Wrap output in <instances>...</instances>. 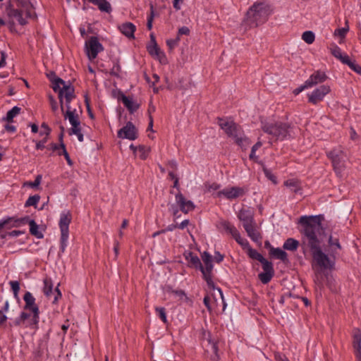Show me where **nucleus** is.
I'll return each instance as SVG.
<instances>
[{
    "instance_id": "55",
    "label": "nucleus",
    "mask_w": 361,
    "mask_h": 361,
    "mask_svg": "<svg viewBox=\"0 0 361 361\" xmlns=\"http://www.w3.org/2000/svg\"><path fill=\"white\" fill-rule=\"evenodd\" d=\"M340 60L343 64H345L349 66V64H350L353 61H352L348 55L346 54H343L341 57L338 59Z\"/></svg>"
},
{
    "instance_id": "37",
    "label": "nucleus",
    "mask_w": 361,
    "mask_h": 361,
    "mask_svg": "<svg viewBox=\"0 0 361 361\" xmlns=\"http://www.w3.org/2000/svg\"><path fill=\"white\" fill-rule=\"evenodd\" d=\"M69 233H61L60 252L63 253L68 245Z\"/></svg>"
},
{
    "instance_id": "61",
    "label": "nucleus",
    "mask_w": 361,
    "mask_h": 361,
    "mask_svg": "<svg viewBox=\"0 0 361 361\" xmlns=\"http://www.w3.org/2000/svg\"><path fill=\"white\" fill-rule=\"evenodd\" d=\"M71 128L69 129V135H72L73 133L75 132V130H78L79 129H81L80 128V122L71 124Z\"/></svg>"
},
{
    "instance_id": "10",
    "label": "nucleus",
    "mask_w": 361,
    "mask_h": 361,
    "mask_svg": "<svg viewBox=\"0 0 361 361\" xmlns=\"http://www.w3.org/2000/svg\"><path fill=\"white\" fill-rule=\"evenodd\" d=\"M23 300L25 302L24 308L28 310L33 313L32 317L29 324L26 326L35 327L39 322V310L38 306L35 304V298L33 297L31 293L26 292L23 296Z\"/></svg>"
},
{
    "instance_id": "39",
    "label": "nucleus",
    "mask_w": 361,
    "mask_h": 361,
    "mask_svg": "<svg viewBox=\"0 0 361 361\" xmlns=\"http://www.w3.org/2000/svg\"><path fill=\"white\" fill-rule=\"evenodd\" d=\"M155 311H156L157 315L159 316V317L161 319V321L164 324H166L168 322V321H167L165 308L162 307H157L155 308Z\"/></svg>"
},
{
    "instance_id": "63",
    "label": "nucleus",
    "mask_w": 361,
    "mask_h": 361,
    "mask_svg": "<svg viewBox=\"0 0 361 361\" xmlns=\"http://www.w3.org/2000/svg\"><path fill=\"white\" fill-rule=\"evenodd\" d=\"M176 228H178V224H172L169 225L166 228L162 229L161 232H169V231H173Z\"/></svg>"
},
{
    "instance_id": "53",
    "label": "nucleus",
    "mask_w": 361,
    "mask_h": 361,
    "mask_svg": "<svg viewBox=\"0 0 361 361\" xmlns=\"http://www.w3.org/2000/svg\"><path fill=\"white\" fill-rule=\"evenodd\" d=\"M138 151L140 153V159H145L147 157V154H148V150L145 149V147L142 145H140L138 147Z\"/></svg>"
},
{
    "instance_id": "52",
    "label": "nucleus",
    "mask_w": 361,
    "mask_h": 361,
    "mask_svg": "<svg viewBox=\"0 0 361 361\" xmlns=\"http://www.w3.org/2000/svg\"><path fill=\"white\" fill-rule=\"evenodd\" d=\"M349 68L361 75V66L356 63L355 61H353L350 64H349Z\"/></svg>"
},
{
    "instance_id": "29",
    "label": "nucleus",
    "mask_w": 361,
    "mask_h": 361,
    "mask_svg": "<svg viewBox=\"0 0 361 361\" xmlns=\"http://www.w3.org/2000/svg\"><path fill=\"white\" fill-rule=\"evenodd\" d=\"M27 224L30 226V233L31 235L35 236L38 239H42L44 238L43 233L39 231V226L33 219H30L28 217V220Z\"/></svg>"
},
{
    "instance_id": "19",
    "label": "nucleus",
    "mask_w": 361,
    "mask_h": 361,
    "mask_svg": "<svg viewBox=\"0 0 361 361\" xmlns=\"http://www.w3.org/2000/svg\"><path fill=\"white\" fill-rule=\"evenodd\" d=\"M71 222V214L69 212H62L60 215L59 228L61 233H69V224Z\"/></svg>"
},
{
    "instance_id": "34",
    "label": "nucleus",
    "mask_w": 361,
    "mask_h": 361,
    "mask_svg": "<svg viewBox=\"0 0 361 361\" xmlns=\"http://www.w3.org/2000/svg\"><path fill=\"white\" fill-rule=\"evenodd\" d=\"M39 200H40V196L39 195H35L32 196H30L25 203V207H28L33 206V207H36Z\"/></svg>"
},
{
    "instance_id": "15",
    "label": "nucleus",
    "mask_w": 361,
    "mask_h": 361,
    "mask_svg": "<svg viewBox=\"0 0 361 361\" xmlns=\"http://www.w3.org/2000/svg\"><path fill=\"white\" fill-rule=\"evenodd\" d=\"M245 193V190L240 187H231L230 188H225L217 192L216 196L218 197L224 196L228 200H233L240 196H243Z\"/></svg>"
},
{
    "instance_id": "1",
    "label": "nucleus",
    "mask_w": 361,
    "mask_h": 361,
    "mask_svg": "<svg viewBox=\"0 0 361 361\" xmlns=\"http://www.w3.org/2000/svg\"><path fill=\"white\" fill-rule=\"evenodd\" d=\"M323 219L322 215L300 217L298 224L300 226L301 247L304 254L308 250L310 252L313 269L317 267L322 270H331L335 267L337 250H341V245L338 238L330 235L328 240L331 247L330 254L328 255L323 252L319 239L324 231L322 224Z\"/></svg>"
},
{
    "instance_id": "38",
    "label": "nucleus",
    "mask_w": 361,
    "mask_h": 361,
    "mask_svg": "<svg viewBox=\"0 0 361 361\" xmlns=\"http://www.w3.org/2000/svg\"><path fill=\"white\" fill-rule=\"evenodd\" d=\"M61 152H58V155L61 156V154H63L64 156V157H65L68 164L69 166H72L73 165V161L71 159L70 156H69L68 152L66 151V146H65L63 142H61Z\"/></svg>"
},
{
    "instance_id": "36",
    "label": "nucleus",
    "mask_w": 361,
    "mask_h": 361,
    "mask_svg": "<svg viewBox=\"0 0 361 361\" xmlns=\"http://www.w3.org/2000/svg\"><path fill=\"white\" fill-rule=\"evenodd\" d=\"M208 343L210 345L212 352L214 354L212 359L214 360H219V355H218V346L216 342L213 341L210 338L207 339Z\"/></svg>"
},
{
    "instance_id": "23",
    "label": "nucleus",
    "mask_w": 361,
    "mask_h": 361,
    "mask_svg": "<svg viewBox=\"0 0 361 361\" xmlns=\"http://www.w3.org/2000/svg\"><path fill=\"white\" fill-rule=\"evenodd\" d=\"M121 101L123 105L127 108L130 114L135 113L140 107V104L130 97H127L125 94L121 95Z\"/></svg>"
},
{
    "instance_id": "4",
    "label": "nucleus",
    "mask_w": 361,
    "mask_h": 361,
    "mask_svg": "<svg viewBox=\"0 0 361 361\" xmlns=\"http://www.w3.org/2000/svg\"><path fill=\"white\" fill-rule=\"evenodd\" d=\"M52 89L54 92H59V99L61 104V109L62 111L66 108L71 106V102L75 97V89L73 86L69 82H66L60 78H55L52 80Z\"/></svg>"
},
{
    "instance_id": "18",
    "label": "nucleus",
    "mask_w": 361,
    "mask_h": 361,
    "mask_svg": "<svg viewBox=\"0 0 361 361\" xmlns=\"http://www.w3.org/2000/svg\"><path fill=\"white\" fill-rule=\"evenodd\" d=\"M353 345L357 361H361V331L359 329L353 331Z\"/></svg>"
},
{
    "instance_id": "5",
    "label": "nucleus",
    "mask_w": 361,
    "mask_h": 361,
    "mask_svg": "<svg viewBox=\"0 0 361 361\" xmlns=\"http://www.w3.org/2000/svg\"><path fill=\"white\" fill-rule=\"evenodd\" d=\"M245 248H247V255L250 258L256 259L262 264L263 272L258 274V278L263 284H267L271 281L274 276L273 264L265 259L262 255L258 252L256 250L252 248L250 245L248 247H245Z\"/></svg>"
},
{
    "instance_id": "12",
    "label": "nucleus",
    "mask_w": 361,
    "mask_h": 361,
    "mask_svg": "<svg viewBox=\"0 0 361 361\" xmlns=\"http://www.w3.org/2000/svg\"><path fill=\"white\" fill-rule=\"evenodd\" d=\"M331 92L329 85H322L315 88L311 93L307 94L308 102L317 105L324 99L325 96Z\"/></svg>"
},
{
    "instance_id": "32",
    "label": "nucleus",
    "mask_w": 361,
    "mask_h": 361,
    "mask_svg": "<svg viewBox=\"0 0 361 361\" xmlns=\"http://www.w3.org/2000/svg\"><path fill=\"white\" fill-rule=\"evenodd\" d=\"M284 185L289 188L291 192L297 193L300 190V184L297 180L295 179H289L284 182Z\"/></svg>"
},
{
    "instance_id": "3",
    "label": "nucleus",
    "mask_w": 361,
    "mask_h": 361,
    "mask_svg": "<svg viewBox=\"0 0 361 361\" xmlns=\"http://www.w3.org/2000/svg\"><path fill=\"white\" fill-rule=\"evenodd\" d=\"M218 124L224 130L226 134L232 138L240 147H246L250 144L248 139L245 136L243 129L233 121L219 118Z\"/></svg>"
},
{
    "instance_id": "21",
    "label": "nucleus",
    "mask_w": 361,
    "mask_h": 361,
    "mask_svg": "<svg viewBox=\"0 0 361 361\" xmlns=\"http://www.w3.org/2000/svg\"><path fill=\"white\" fill-rule=\"evenodd\" d=\"M238 217L243 222V227L253 224V216L249 209H242L239 211Z\"/></svg>"
},
{
    "instance_id": "57",
    "label": "nucleus",
    "mask_w": 361,
    "mask_h": 361,
    "mask_svg": "<svg viewBox=\"0 0 361 361\" xmlns=\"http://www.w3.org/2000/svg\"><path fill=\"white\" fill-rule=\"evenodd\" d=\"M47 149H50L53 152H57V153L59 152H61V144L60 145H57L56 143H51L48 147H47Z\"/></svg>"
},
{
    "instance_id": "9",
    "label": "nucleus",
    "mask_w": 361,
    "mask_h": 361,
    "mask_svg": "<svg viewBox=\"0 0 361 361\" xmlns=\"http://www.w3.org/2000/svg\"><path fill=\"white\" fill-rule=\"evenodd\" d=\"M217 228L221 231H225L231 235L235 241L243 247H248L249 242L240 236V234L234 225L226 220H221L216 224Z\"/></svg>"
},
{
    "instance_id": "31",
    "label": "nucleus",
    "mask_w": 361,
    "mask_h": 361,
    "mask_svg": "<svg viewBox=\"0 0 361 361\" xmlns=\"http://www.w3.org/2000/svg\"><path fill=\"white\" fill-rule=\"evenodd\" d=\"M188 262L196 269L202 268V263L200 258L192 252H189L185 257Z\"/></svg>"
},
{
    "instance_id": "59",
    "label": "nucleus",
    "mask_w": 361,
    "mask_h": 361,
    "mask_svg": "<svg viewBox=\"0 0 361 361\" xmlns=\"http://www.w3.org/2000/svg\"><path fill=\"white\" fill-rule=\"evenodd\" d=\"M49 102L51 110L55 112L58 110V104L56 101L54 99V98L52 96L49 97Z\"/></svg>"
},
{
    "instance_id": "42",
    "label": "nucleus",
    "mask_w": 361,
    "mask_h": 361,
    "mask_svg": "<svg viewBox=\"0 0 361 361\" xmlns=\"http://www.w3.org/2000/svg\"><path fill=\"white\" fill-rule=\"evenodd\" d=\"M348 23V22H346ZM349 30V27L348 24H346V26L341 28H338L335 30L334 35H338L341 37V38H344Z\"/></svg>"
},
{
    "instance_id": "30",
    "label": "nucleus",
    "mask_w": 361,
    "mask_h": 361,
    "mask_svg": "<svg viewBox=\"0 0 361 361\" xmlns=\"http://www.w3.org/2000/svg\"><path fill=\"white\" fill-rule=\"evenodd\" d=\"M301 243L294 238H289L283 243V247L284 250L289 251H295Z\"/></svg>"
},
{
    "instance_id": "14",
    "label": "nucleus",
    "mask_w": 361,
    "mask_h": 361,
    "mask_svg": "<svg viewBox=\"0 0 361 361\" xmlns=\"http://www.w3.org/2000/svg\"><path fill=\"white\" fill-rule=\"evenodd\" d=\"M44 287H43V293L44 294L49 298H51V295H54V300L53 303L57 302L58 299L61 297V293L59 290V288L56 287L53 290V282L51 278L46 277L44 281Z\"/></svg>"
},
{
    "instance_id": "43",
    "label": "nucleus",
    "mask_w": 361,
    "mask_h": 361,
    "mask_svg": "<svg viewBox=\"0 0 361 361\" xmlns=\"http://www.w3.org/2000/svg\"><path fill=\"white\" fill-rule=\"evenodd\" d=\"M154 17V8H153V6L151 5L150 14L147 16V27L149 30H150L152 28V23H153Z\"/></svg>"
},
{
    "instance_id": "11",
    "label": "nucleus",
    "mask_w": 361,
    "mask_h": 361,
    "mask_svg": "<svg viewBox=\"0 0 361 361\" xmlns=\"http://www.w3.org/2000/svg\"><path fill=\"white\" fill-rule=\"evenodd\" d=\"M86 54L90 60L97 58L98 54L104 50L102 44L99 42L97 37H91L85 42Z\"/></svg>"
},
{
    "instance_id": "20",
    "label": "nucleus",
    "mask_w": 361,
    "mask_h": 361,
    "mask_svg": "<svg viewBox=\"0 0 361 361\" xmlns=\"http://www.w3.org/2000/svg\"><path fill=\"white\" fill-rule=\"evenodd\" d=\"M204 266H205V267H204L202 265V268H200V270L201 271V272L203 275V278L206 281L208 286L210 288H214V283L212 280V272L213 270V264L212 263V264H205Z\"/></svg>"
},
{
    "instance_id": "6",
    "label": "nucleus",
    "mask_w": 361,
    "mask_h": 361,
    "mask_svg": "<svg viewBox=\"0 0 361 361\" xmlns=\"http://www.w3.org/2000/svg\"><path fill=\"white\" fill-rule=\"evenodd\" d=\"M262 130L279 140H283L290 136V125L288 123L277 121L275 123H262Z\"/></svg>"
},
{
    "instance_id": "60",
    "label": "nucleus",
    "mask_w": 361,
    "mask_h": 361,
    "mask_svg": "<svg viewBox=\"0 0 361 361\" xmlns=\"http://www.w3.org/2000/svg\"><path fill=\"white\" fill-rule=\"evenodd\" d=\"M190 29L186 26H183L178 29V35H189Z\"/></svg>"
},
{
    "instance_id": "16",
    "label": "nucleus",
    "mask_w": 361,
    "mask_h": 361,
    "mask_svg": "<svg viewBox=\"0 0 361 361\" xmlns=\"http://www.w3.org/2000/svg\"><path fill=\"white\" fill-rule=\"evenodd\" d=\"M328 77L324 71H314L306 80V84L310 87L321 84L327 80Z\"/></svg>"
},
{
    "instance_id": "48",
    "label": "nucleus",
    "mask_w": 361,
    "mask_h": 361,
    "mask_svg": "<svg viewBox=\"0 0 361 361\" xmlns=\"http://www.w3.org/2000/svg\"><path fill=\"white\" fill-rule=\"evenodd\" d=\"M9 284L11 286V290L13 292V294L15 296H17L18 294V292L20 290V284L19 282L17 281H11L9 282Z\"/></svg>"
},
{
    "instance_id": "8",
    "label": "nucleus",
    "mask_w": 361,
    "mask_h": 361,
    "mask_svg": "<svg viewBox=\"0 0 361 361\" xmlns=\"http://www.w3.org/2000/svg\"><path fill=\"white\" fill-rule=\"evenodd\" d=\"M331 160L335 172L341 174L345 168L346 154L342 147L338 146L326 152Z\"/></svg>"
},
{
    "instance_id": "44",
    "label": "nucleus",
    "mask_w": 361,
    "mask_h": 361,
    "mask_svg": "<svg viewBox=\"0 0 361 361\" xmlns=\"http://www.w3.org/2000/svg\"><path fill=\"white\" fill-rule=\"evenodd\" d=\"M41 180H42V176L41 175H37L35 178V180L32 182H26L24 185H27L30 188H37L40 183H41Z\"/></svg>"
},
{
    "instance_id": "62",
    "label": "nucleus",
    "mask_w": 361,
    "mask_h": 361,
    "mask_svg": "<svg viewBox=\"0 0 361 361\" xmlns=\"http://www.w3.org/2000/svg\"><path fill=\"white\" fill-rule=\"evenodd\" d=\"M214 254V260L216 261V262L220 263L224 260V256L221 255L219 252L215 251Z\"/></svg>"
},
{
    "instance_id": "49",
    "label": "nucleus",
    "mask_w": 361,
    "mask_h": 361,
    "mask_svg": "<svg viewBox=\"0 0 361 361\" xmlns=\"http://www.w3.org/2000/svg\"><path fill=\"white\" fill-rule=\"evenodd\" d=\"M168 292L177 296L180 299H183L184 297H186L185 292L182 290H173L171 288H169Z\"/></svg>"
},
{
    "instance_id": "47",
    "label": "nucleus",
    "mask_w": 361,
    "mask_h": 361,
    "mask_svg": "<svg viewBox=\"0 0 361 361\" xmlns=\"http://www.w3.org/2000/svg\"><path fill=\"white\" fill-rule=\"evenodd\" d=\"M153 57L159 60L161 63L165 64L167 63V58L166 56V54L161 50L157 52V54H155Z\"/></svg>"
},
{
    "instance_id": "28",
    "label": "nucleus",
    "mask_w": 361,
    "mask_h": 361,
    "mask_svg": "<svg viewBox=\"0 0 361 361\" xmlns=\"http://www.w3.org/2000/svg\"><path fill=\"white\" fill-rule=\"evenodd\" d=\"M90 3L98 6L102 12L110 13L112 11L111 4L106 0H88Z\"/></svg>"
},
{
    "instance_id": "7",
    "label": "nucleus",
    "mask_w": 361,
    "mask_h": 361,
    "mask_svg": "<svg viewBox=\"0 0 361 361\" xmlns=\"http://www.w3.org/2000/svg\"><path fill=\"white\" fill-rule=\"evenodd\" d=\"M195 208V204L191 200H187L181 192H177L175 194V203L169 204V211L173 216L174 219L180 216V211L184 214H188L193 211Z\"/></svg>"
},
{
    "instance_id": "41",
    "label": "nucleus",
    "mask_w": 361,
    "mask_h": 361,
    "mask_svg": "<svg viewBox=\"0 0 361 361\" xmlns=\"http://www.w3.org/2000/svg\"><path fill=\"white\" fill-rule=\"evenodd\" d=\"M263 172H264L265 176L269 180L272 181L274 184L277 183V178H276V177L271 173V171L269 169H268L266 167H263Z\"/></svg>"
},
{
    "instance_id": "22",
    "label": "nucleus",
    "mask_w": 361,
    "mask_h": 361,
    "mask_svg": "<svg viewBox=\"0 0 361 361\" xmlns=\"http://www.w3.org/2000/svg\"><path fill=\"white\" fill-rule=\"evenodd\" d=\"M119 30L122 34H123L126 37L128 38H134V33L135 32L136 27L135 25L130 22H127L121 24L118 27Z\"/></svg>"
},
{
    "instance_id": "45",
    "label": "nucleus",
    "mask_w": 361,
    "mask_h": 361,
    "mask_svg": "<svg viewBox=\"0 0 361 361\" xmlns=\"http://www.w3.org/2000/svg\"><path fill=\"white\" fill-rule=\"evenodd\" d=\"M121 68L119 62L118 61H116L114 62L113 67L111 70V75L118 76L121 73Z\"/></svg>"
},
{
    "instance_id": "25",
    "label": "nucleus",
    "mask_w": 361,
    "mask_h": 361,
    "mask_svg": "<svg viewBox=\"0 0 361 361\" xmlns=\"http://www.w3.org/2000/svg\"><path fill=\"white\" fill-rule=\"evenodd\" d=\"M248 236L255 242H259L262 240V235L255 228L254 224L246 226L244 228Z\"/></svg>"
},
{
    "instance_id": "27",
    "label": "nucleus",
    "mask_w": 361,
    "mask_h": 361,
    "mask_svg": "<svg viewBox=\"0 0 361 361\" xmlns=\"http://www.w3.org/2000/svg\"><path fill=\"white\" fill-rule=\"evenodd\" d=\"M8 15L11 18H13L17 20L20 25H25L27 21L23 17V12L20 10L16 8H9L8 9Z\"/></svg>"
},
{
    "instance_id": "54",
    "label": "nucleus",
    "mask_w": 361,
    "mask_h": 361,
    "mask_svg": "<svg viewBox=\"0 0 361 361\" xmlns=\"http://www.w3.org/2000/svg\"><path fill=\"white\" fill-rule=\"evenodd\" d=\"M41 128H43L44 131L40 132V135L45 134L46 136L48 137L51 133V128L49 127V126L46 123H42Z\"/></svg>"
},
{
    "instance_id": "40",
    "label": "nucleus",
    "mask_w": 361,
    "mask_h": 361,
    "mask_svg": "<svg viewBox=\"0 0 361 361\" xmlns=\"http://www.w3.org/2000/svg\"><path fill=\"white\" fill-rule=\"evenodd\" d=\"M262 142L260 141L257 142L256 144H255L252 149H251V152H250V159L251 160H253L255 161H257V159H258V157L255 155V152L256 151L261 147L262 146Z\"/></svg>"
},
{
    "instance_id": "56",
    "label": "nucleus",
    "mask_w": 361,
    "mask_h": 361,
    "mask_svg": "<svg viewBox=\"0 0 361 361\" xmlns=\"http://www.w3.org/2000/svg\"><path fill=\"white\" fill-rule=\"evenodd\" d=\"M308 88H310V87L306 84V81H305L302 85H300L298 88L295 89L293 92L294 94L297 95V94H300L301 92H302L304 90L308 89Z\"/></svg>"
},
{
    "instance_id": "13",
    "label": "nucleus",
    "mask_w": 361,
    "mask_h": 361,
    "mask_svg": "<svg viewBox=\"0 0 361 361\" xmlns=\"http://www.w3.org/2000/svg\"><path fill=\"white\" fill-rule=\"evenodd\" d=\"M117 136L121 139L135 140L137 138V130L132 122L128 121L118 131Z\"/></svg>"
},
{
    "instance_id": "2",
    "label": "nucleus",
    "mask_w": 361,
    "mask_h": 361,
    "mask_svg": "<svg viewBox=\"0 0 361 361\" xmlns=\"http://www.w3.org/2000/svg\"><path fill=\"white\" fill-rule=\"evenodd\" d=\"M271 13V10L268 4L256 2L247 11L245 23L250 27H257L265 23Z\"/></svg>"
},
{
    "instance_id": "50",
    "label": "nucleus",
    "mask_w": 361,
    "mask_h": 361,
    "mask_svg": "<svg viewBox=\"0 0 361 361\" xmlns=\"http://www.w3.org/2000/svg\"><path fill=\"white\" fill-rule=\"evenodd\" d=\"M202 259L205 264H212V255L207 252H204L202 255Z\"/></svg>"
},
{
    "instance_id": "17",
    "label": "nucleus",
    "mask_w": 361,
    "mask_h": 361,
    "mask_svg": "<svg viewBox=\"0 0 361 361\" xmlns=\"http://www.w3.org/2000/svg\"><path fill=\"white\" fill-rule=\"evenodd\" d=\"M28 220V216H25L23 218H17L16 216H7L0 220V221H6V224L4 227H6L8 229L12 228H17L20 226L21 225H24L27 224Z\"/></svg>"
},
{
    "instance_id": "35",
    "label": "nucleus",
    "mask_w": 361,
    "mask_h": 361,
    "mask_svg": "<svg viewBox=\"0 0 361 361\" xmlns=\"http://www.w3.org/2000/svg\"><path fill=\"white\" fill-rule=\"evenodd\" d=\"M302 39L307 44H311L314 42L315 39V35L312 31H305L302 35Z\"/></svg>"
},
{
    "instance_id": "64",
    "label": "nucleus",
    "mask_w": 361,
    "mask_h": 361,
    "mask_svg": "<svg viewBox=\"0 0 361 361\" xmlns=\"http://www.w3.org/2000/svg\"><path fill=\"white\" fill-rule=\"evenodd\" d=\"M179 41V38L177 37L176 39H168L166 41V44L167 45L171 48H173L177 44H178V42Z\"/></svg>"
},
{
    "instance_id": "26",
    "label": "nucleus",
    "mask_w": 361,
    "mask_h": 361,
    "mask_svg": "<svg viewBox=\"0 0 361 361\" xmlns=\"http://www.w3.org/2000/svg\"><path fill=\"white\" fill-rule=\"evenodd\" d=\"M64 118L65 119L68 120L71 125L80 122L78 114L76 112V109H72L71 106H68V108H66V111L64 114Z\"/></svg>"
},
{
    "instance_id": "51",
    "label": "nucleus",
    "mask_w": 361,
    "mask_h": 361,
    "mask_svg": "<svg viewBox=\"0 0 361 361\" xmlns=\"http://www.w3.org/2000/svg\"><path fill=\"white\" fill-rule=\"evenodd\" d=\"M331 54L337 59H339L343 54L341 49L338 46H335L333 49H331Z\"/></svg>"
},
{
    "instance_id": "46",
    "label": "nucleus",
    "mask_w": 361,
    "mask_h": 361,
    "mask_svg": "<svg viewBox=\"0 0 361 361\" xmlns=\"http://www.w3.org/2000/svg\"><path fill=\"white\" fill-rule=\"evenodd\" d=\"M147 51L149 54L154 56L155 54H157V52H159L161 49L158 47V44H149L147 47Z\"/></svg>"
},
{
    "instance_id": "33",
    "label": "nucleus",
    "mask_w": 361,
    "mask_h": 361,
    "mask_svg": "<svg viewBox=\"0 0 361 361\" xmlns=\"http://www.w3.org/2000/svg\"><path fill=\"white\" fill-rule=\"evenodd\" d=\"M21 111V109L17 106H13L11 110H9L6 117L4 118V121H6L8 122H13V119L14 117H16L17 115L20 114Z\"/></svg>"
},
{
    "instance_id": "58",
    "label": "nucleus",
    "mask_w": 361,
    "mask_h": 361,
    "mask_svg": "<svg viewBox=\"0 0 361 361\" xmlns=\"http://www.w3.org/2000/svg\"><path fill=\"white\" fill-rule=\"evenodd\" d=\"M47 137L46 136L43 140L39 141V142H36V149H43L44 148H45V143L47 142Z\"/></svg>"
},
{
    "instance_id": "24",
    "label": "nucleus",
    "mask_w": 361,
    "mask_h": 361,
    "mask_svg": "<svg viewBox=\"0 0 361 361\" xmlns=\"http://www.w3.org/2000/svg\"><path fill=\"white\" fill-rule=\"evenodd\" d=\"M269 254L273 257L281 260L283 262H288V254L282 249L277 247H271L269 250Z\"/></svg>"
}]
</instances>
